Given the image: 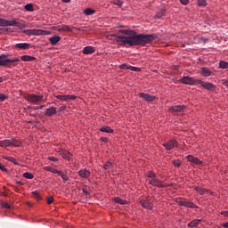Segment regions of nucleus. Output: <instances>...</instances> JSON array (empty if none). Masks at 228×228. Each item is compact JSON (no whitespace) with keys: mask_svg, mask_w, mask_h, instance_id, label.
I'll use <instances>...</instances> for the list:
<instances>
[{"mask_svg":"<svg viewBox=\"0 0 228 228\" xmlns=\"http://www.w3.org/2000/svg\"><path fill=\"white\" fill-rule=\"evenodd\" d=\"M56 99H59L61 102H66L67 101H75L77 97L76 95H57Z\"/></svg>","mask_w":228,"mask_h":228,"instance_id":"11","label":"nucleus"},{"mask_svg":"<svg viewBox=\"0 0 228 228\" xmlns=\"http://www.w3.org/2000/svg\"><path fill=\"white\" fill-rule=\"evenodd\" d=\"M220 69H228V62H225V61H221L219 62Z\"/></svg>","mask_w":228,"mask_h":228,"instance_id":"33","label":"nucleus"},{"mask_svg":"<svg viewBox=\"0 0 228 228\" xmlns=\"http://www.w3.org/2000/svg\"><path fill=\"white\" fill-rule=\"evenodd\" d=\"M199 6H207L208 3H206V0H198Z\"/></svg>","mask_w":228,"mask_h":228,"instance_id":"42","label":"nucleus"},{"mask_svg":"<svg viewBox=\"0 0 228 228\" xmlns=\"http://www.w3.org/2000/svg\"><path fill=\"white\" fill-rule=\"evenodd\" d=\"M61 155L62 156V158L64 159H67L68 161L70 159V152L67 151H63Z\"/></svg>","mask_w":228,"mask_h":228,"instance_id":"25","label":"nucleus"},{"mask_svg":"<svg viewBox=\"0 0 228 228\" xmlns=\"http://www.w3.org/2000/svg\"><path fill=\"white\" fill-rule=\"evenodd\" d=\"M45 106L44 105H41L39 107H37L36 110H42V108H44Z\"/></svg>","mask_w":228,"mask_h":228,"instance_id":"63","label":"nucleus"},{"mask_svg":"<svg viewBox=\"0 0 228 228\" xmlns=\"http://www.w3.org/2000/svg\"><path fill=\"white\" fill-rule=\"evenodd\" d=\"M44 170H45L46 172H52L53 167H45Z\"/></svg>","mask_w":228,"mask_h":228,"instance_id":"53","label":"nucleus"},{"mask_svg":"<svg viewBox=\"0 0 228 228\" xmlns=\"http://www.w3.org/2000/svg\"><path fill=\"white\" fill-rule=\"evenodd\" d=\"M62 31H69V33H72L73 29L67 25H62Z\"/></svg>","mask_w":228,"mask_h":228,"instance_id":"38","label":"nucleus"},{"mask_svg":"<svg viewBox=\"0 0 228 228\" xmlns=\"http://www.w3.org/2000/svg\"><path fill=\"white\" fill-rule=\"evenodd\" d=\"M101 141L104 143H108V137H101Z\"/></svg>","mask_w":228,"mask_h":228,"instance_id":"55","label":"nucleus"},{"mask_svg":"<svg viewBox=\"0 0 228 228\" xmlns=\"http://www.w3.org/2000/svg\"><path fill=\"white\" fill-rule=\"evenodd\" d=\"M100 131H102V133H109V134L113 133V129H111V127L110 126H102L100 128Z\"/></svg>","mask_w":228,"mask_h":228,"instance_id":"24","label":"nucleus"},{"mask_svg":"<svg viewBox=\"0 0 228 228\" xmlns=\"http://www.w3.org/2000/svg\"><path fill=\"white\" fill-rule=\"evenodd\" d=\"M78 175L82 177V179H88V177H90V171L87 169H81L78 171Z\"/></svg>","mask_w":228,"mask_h":228,"instance_id":"17","label":"nucleus"},{"mask_svg":"<svg viewBox=\"0 0 228 228\" xmlns=\"http://www.w3.org/2000/svg\"><path fill=\"white\" fill-rule=\"evenodd\" d=\"M194 190H196V191L198 193H200V195H204L207 193L208 190L207 189H202L201 187H194Z\"/></svg>","mask_w":228,"mask_h":228,"instance_id":"26","label":"nucleus"},{"mask_svg":"<svg viewBox=\"0 0 228 228\" xmlns=\"http://www.w3.org/2000/svg\"><path fill=\"white\" fill-rule=\"evenodd\" d=\"M16 184H20V186H22L24 183L20 181H18V182H16Z\"/></svg>","mask_w":228,"mask_h":228,"instance_id":"62","label":"nucleus"},{"mask_svg":"<svg viewBox=\"0 0 228 228\" xmlns=\"http://www.w3.org/2000/svg\"><path fill=\"white\" fill-rule=\"evenodd\" d=\"M4 159L11 161V163H13V165H19V162L17 159H13V157H4Z\"/></svg>","mask_w":228,"mask_h":228,"instance_id":"31","label":"nucleus"},{"mask_svg":"<svg viewBox=\"0 0 228 228\" xmlns=\"http://www.w3.org/2000/svg\"><path fill=\"white\" fill-rule=\"evenodd\" d=\"M190 0H180V3H182V4H188Z\"/></svg>","mask_w":228,"mask_h":228,"instance_id":"56","label":"nucleus"},{"mask_svg":"<svg viewBox=\"0 0 228 228\" xmlns=\"http://www.w3.org/2000/svg\"><path fill=\"white\" fill-rule=\"evenodd\" d=\"M58 175H60V177H61V179H63V181H69V175H67V174L59 171Z\"/></svg>","mask_w":228,"mask_h":228,"instance_id":"30","label":"nucleus"},{"mask_svg":"<svg viewBox=\"0 0 228 228\" xmlns=\"http://www.w3.org/2000/svg\"><path fill=\"white\" fill-rule=\"evenodd\" d=\"M187 161L192 163V165H202L203 161L198 158L193 157L192 155L187 156Z\"/></svg>","mask_w":228,"mask_h":228,"instance_id":"14","label":"nucleus"},{"mask_svg":"<svg viewBox=\"0 0 228 228\" xmlns=\"http://www.w3.org/2000/svg\"><path fill=\"white\" fill-rule=\"evenodd\" d=\"M25 99L26 101H28V102H31L32 104H40V102L44 101V95L32 94H28Z\"/></svg>","mask_w":228,"mask_h":228,"instance_id":"4","label":"nucleus"},{"mask_svg":"<svg viewBox=\"0 0 228 228\" xmlns=\"http://www.w3.org/2000/svg\"><path fill=\"white\" fill-rule=\"evenodd\" d=\"M130 70H133L134 72H139L140 68L130 66Z\"/></svg>","mask_w":228,"mask_h":228,"instance_id":"49","label":"nucleus"},{"mask_svg":"<svg viewBox=\"0 0 228 228\" xmlns=\"http://www.w3.org/2000/svg\"><path fill=\"white\" fill-rule=\"evenodd\" d=\"M223 227H224V228H228V222H226V223L223 224Z\"/></svg>","mask_w":228,"mask_h":228,"instance_id":"61","label":"nucleus"},{"mask_svg":"<svg viewBox=\"0 0 228 228\" xmlns=\"http://www.w3.org/2000/svg\"><path fill=\"white\" fill-rule=\"evenodd\" d=\"M180 206H183V207L186 208V201H181L180 202Z\"/></svg>","mask_w":228,"mask_h":228,"instance_id":"59","label":"nucleus"},{"mask_svg":"<svg viewBox=\"0 0 228 228\" xmlns=\"http://www.w3.org/2000/svg\"><path fill=\"white\" fill-rule=\"evenodd\" d=\"M185 208H191V209H193L195 208V204L191 201H186Z\"/></svg>","mask_w":228,"mask_h":228,"instance_id":"37","label":"nucleus"},{"mask_svg":"<svg viewBox=\"0 0 228 228\" xmlns=\"http://www.w3.org/2000/svg\"><path fill=\"white\" fill-rule=\"evenodd\" d=\"M94 53H95L94 46H86L83 49V54H94Z\"/></svg>","mask_w":228,"mask_h":228,"instance_id":"20","label":"nucleus"},{"mask_svg":"<svg viewBox=\"0 0 228 228\" xmlns=\"http://www.w3.org/2000/svg\"><path fill=\"white\" fill-rule=\"evenodd\" d=\"M221 215H224V216L228 218V211L221 212Z\"/></svg>","mask_w":228,"mask_h":228,"instance_id":"58","label":"nucleus"},{"mask_svg":"<svg viewBox=\"0 0 228 228\" xmlns=\"http://www.w3.org/2000/svg\"><path fill=\"white\" fill-rule=\"evenodd\" d=\"M20 60L19 58L8 59L7 54L0 55V67H9L10 63H19Z\"/></svg>","mask_w":228,"mask_h":228,"instance_id":"3","label":"nucleus"},{"mask_svg":"<svg viewBox=\"0 0 228 228\" xmlns=\"http://www.w3.org/2000/svg\"><path fill=\"white\" fill-rule=\"evenodd\" d=\"M15 47L17 49H22L23 51H26V49H29V47H31V45L28 43H18L15 45Z\"/></svg>","mask_w":228,"mask_h":228,"instance_id":"19","label":"nucleus"},{"mask_svg":"<svg viewBox=\"0 0 228 228\" xmlns=\"http://www.w3.org/2000/svg\"><path fill=\"white\" fill-rule=\"evenodd\" d=\"M54 202V198L53 196H50L47 198V204H53Z\"/></svg>","mask_w":228,"mask_h":228,"instance_id":"48","label":"nucleus"},{"mask_svg":"<svg viewBox=\"0 0 228 228\" xmlns=\"http://www.w3.org/2000/svg\"><path fill=\"white\" fill-rule=\"evenodd\" d=\"M61 40V37L53 36L49 38V42L52 45H58V43Z\"/></svg>","mask_w":228,"mask_h":228,"instance_id":"18","label":"nucleus"},{"mask_svg":"<svg viewBox=\"0 0 228 228\" xmlns=\"http://www.w3.org/2000/svg\"><path fill=\"white\" fill-rule=\"evenodd\" d=\"M10 145H12V147H20V142L16 139L0 141V147H10Z\"/></svg>","mask_w":228,"mask_h":228,"instance_id":"5","label":"nucleus"},{"mask_svg":"<svg viewBox=\"0 0 228 228\" xmlns=\"http://www.w3.org/2000/svg\"><path fill=\"white\" fill-rule=\"evenodd\" d=\"M222 83L224 86H226V88H228V80L224 79L222 80Z\"/></svg>","mask_w":228,"mask_h":228,"instance_id":"52","label":"nucleus"},{"mask_svg":"<svg viewBox=\"0 0 228 228\" xmlns=\"http://www.w3.org/2000/svg\"><path fill=\"white\" fill-rule=\"evenodd\" d=\"M126 36H118L117 37V42L119 45H130L131 47L134 45H147L151 42H154L158 36L155 34H136L134 30H121Z\"/></svg>","mask_w":228,"mask_h":228,"instance_id":"1","label":"nucleus"},{"mask_svg":"<svg viewBox=\"0 0 228 228\" xmlns=\"http://www.w3.org/2000/svg\"><path fill=\"white\" fill-rule=\"evenodd\" d=\"M32 193H33L35 199H37V200H42V197L39 196L37 191H33Z\"/></svg>","mask_w":228,"mask_h":228,"instance_id":"45","label":"nucleus"},{"mask_svg":"<svg viewBox=\"0 0 228 228\" xmlns=\"http://www.w3.org/2000/svg\"><path fill=\"white\" fill-rule=\"evenodd\" d=\"M85 15H94V13H95V10L92 9V8H86L84 11Z\"/></svg>","mask_w":228,"mask_h":228,"instance_id":"29","label":"nucleus"},{"mask_svg":"<svg viewBox=\"0 0 228 228\" xmlns=\"http://www.w3.org/2000/svg\"><path fill=\"white\" fill-rule=\"evenodd\" d=\"M0 170H2V172H8V169L4 167V166H3V164L0 163Z\"/></svg>","mask_w":228,"mask_h":228,"instance_id":"50","label":"nucleus"},{"mask_svg":"<svg viewBox=\"0 0 228 228\" xmlns=\"http://www.w3.org/2000/svg\"><path fill=\"white\" fill-rule=\"evenodd\" d=\"M17 20H7V26H15Z\"/></svg>","mask_w":228,"mask_h":228,"instance_id":"44","label":"nucleus"},{"mask_svg":"<svg viewBox=\"0 0 228 228\" xmlns=\"http://www.w3.org/2000/svg\"><path fill=\"white\" fill-rule=\"evenodd\" d=\"M148 177H150V179H156V174H154L152 172H149Z\"/></svg>","mask_w":228,"mask_h":228,"instance_id":"46","label":"nucleus"},{"mask_svg":"<svg viewBox=\"0 0 228 228\" xmlns=\"http://www.w3.org/2000/svg\"><path fill=\"white\" fill-rule=\"evenodd\" d=\"M15 26L16 28H18V29H24V28H26V23L24 22V20H16Z\"/></svg>","mask_w":228,"mask_h":228,"instance_id":"23","label":"nucleus"},{"mask_svg":"<svg viewBox=\"0 0 228 228\" xmlns=\"http://www.w3.org/2000/svg\"><path fill=\"white\" fill-rule=\"evenodd\" d=\"M165 149H167V151H172V149H175V147H177V145H179V143L177 142L176 140H170L167 142H165L164 144Z\"/></svg>","mask_w":228,"mask_h":228,"instance_id":"9","label":"nucleus"},{"mask_svg":"<svg viewBox=\"0 0 228 228\" xmlns=\"http://www.w3.org/2000/svg\"><path fill=\"white\" fill-rule=\"evenodd\" d=\"M149 183L152 186H157L158 188H165V184L158 178H153L149 181Z\"/></svg>","mask_w":228,"mask_h":228,"instance_id":"13","label":"nucleus"},{"mask_svg":"<svg viewBox=\"0 0 228 228\" xmlns=\"http://www.w3.org/2000/svg\"><path fill=\"white\" fill-rule=\"evenodd\" d=\"M139 97L144 99V101H147L148 102H153V101H156V96H152L149 94L140 93Z\"/></svg>","mask_w":228,"mask_h":228,"instance_id":"12","label":"nucleus"},{"mask_svg":"<svg viewBox=\"0 0 228 228\" xmlns=\"http://www.w3.org/2000/svg\"><path fill=\"white\" fill-rule=\"evenodd\" d=\"M140 204L142 205L144 209H150V211H152L154 205L152 204V200H142L140 201Z\"/></svg>","mask_w":228,"mask_h":228,"instance_id":"8","label":"nucleus"},{"mask_svg":"<svg viewBox=\"0 0 228 228\" xmlns=\"http://www.w3.org/2000/svg\"><path fill=\"white\" fill-rule=\"evenodd\" d=\"M200 222H202V219H194L188 224V227H191V228L199 227V224H200Z\"/></svg>","mask_w":228,"mask_h":228,"instance_id":"21","label":"nucleus"},{"mask_svg":"<svg viewBox=\"0 0 228 228\" xmlns=\"http://www.w3.org/2000/svg\"><path fill=\"white\" fill-rule=\"evenodd\" d=\"M186 110L185 105H175L169 108L171 113H184Z\"/></svg>","mask_w":228,"mask_h":228,"instance_id":"7","label":"nucleus"},{"mask_svg":"<svg viewBox=\"0 0 228 228\" xmlns=\"http://www.w3.org/2000/svg\"><path fill=\"white\" fill-rule=\"evenodd\" d=\"M60 171L58 169L52 168V174H59Z\"/></svg>","mask_w":228,"mask_h":228,"instance_id":"57","label":"nucleus"},{"mask_svg":"<svg viewBox=\"0 0 228 228\" xmlns=\"http://www.w3.org/2000/svg\"><path fill=\"white\" fill-rule=\"evenodd\" d=\"M25 10H27V12H34V8H33V4H28L25 5Z\"/></svg>","mask_w":228,"mask_h":228,"instance_id":"34","label":"nucleus"},{"mask_svg":"<svg viewBox=\"0 0 228 228\" xmlns=\"http://www.w3.org/2000/svg\"><path fill=\"white\" fill-rule=\"evenodd\" d=\"M24 35H26L27 37H40V36H47V35H51V32L47 31V30H44V29H38V28H33V29H27V30H23Z\"/></svg>","mask_w":228,"mask_h":228,"instance_id":"2","label":"nucleus"},{"mask_svg":"<svg viewBox=\"0 0 228 228\" xmlns=\"http://www.w3.org/2000/svg\"><path fill=\"white\" fill-rule=\"evenodd\" d=\"M114 201L117 202V204H121V206H124V205L127 204V200H122L118 197L115 198Z\"/></svg>","mask_w":228,"mask_h":228,"instance_id":"27","label":"nucleus"},{"mask_svg":"<svg viewBox=\"0 0 228 228\" xmlns=\"http://www.w3.org/2000/svg\"><path fill=\"white\" fill-rule=\"evenodd\" d=\"M57 31H63V25H59L56 27Z\"/></svg>","mask_w":228,"mask_h":228,"instance_id":"51","label":"nucleus"},{"mask_svg":"<svg viewBox=\"0 0 228 228\" xmlns=\"http://www.w3.org/2000/svg\"><path fill=\"white\" fill-rule=\"evenodd\" d=\"M113 4H116V6H122V4H124V2L121 0H114Z\"/></svg>","mask_w":228,"mask_h":228,"instance_id":"41","label":"nucleus"},{"mask_svg":"<svg viewBox=\"0 0 228 228\" xmlns=\"http://www.w3.org/2000/svg\"><path fill=\"white\" fill-rule=\"evenodd\" d=\"M119 69H123V70H130L131 69V66L126 64V63H123L119 66Z\"/></svg>","mask_w":228,"mask_h":228,"instance_id":"35","label":"nucleus"},{"mask_svg":"<svg viewBox=\"0 0 228 228\" xmlns=\"http://www.w3.org/2000/svg\"><path fill=\"white\" fill-rule=\"evenodd\" d=\"M82 191H83V193H86V195H88V191H86V189H82Z\"/></svg>","mask_w":228,"mask_h":228,"instance_id":"60","label":"nucleus"},{"mask_svg":"<svg viewBox=\"0 0 228 228\" xmlns=\"http://www.w3.org/2000/svg\"><path fill=\"white\" fill-rule=\"evenodd\" d=\"M2 208H5V209H12V206L6 202L2 203Z\"/></svg>","mask_w":228,"mask_h":228,"instance_id":"43","label":"nucleus"},{"mask_svg":"<svg viewBox=\"0 0 228 228\" xmlns=\"http://www.w3.org/2000/svg\"><path fill=\"white\" fill-rule=\"evenodd\" d=\"M56 113H58V111L56 110V108L51 107L46 109L45 115V117H53V115H56Z\"/></svg>","mask_w":228,"mask_h":228,"instance_id":"16","label":"nucleus"},{"mask_svg":"<svg viewBox=\"0 0 228 228\" xmlns=\"http://www.w3.org/2000/svg\"><path fill=\"white\" fill-rule=\"evenodd\" d=\"M8 99V95L0 94V101H6Z\"/></svg>","mask_w":228,"mask_h":228,"instance_id":"47","label":"nucleus"},{"mask_svg":"<svg viewBox=\"0 0 228 228\" xmlns=\"http://www.w3.org/2000/svg\"><path fill=\"white\" fill-rule=\"evenodd\" d=\"M62 3H70V0H62Z\"/></svg>","mask_w":228,"mask_h":228,"instance_id":"64","label":"nucleus"},{"mask_svg":"<svg viewBox=\"0 0 228 228\" xmlns=\"http://www.w3.org/2000/svg\"><path fill=\"white\" fill-rule=\"evenodd\" d=\"M23 177H25V179H33L34 175L29 172H26L23 174Z\"/></svg>","mask_w":228,"mask_h":228,"instance_id":"36","label":"nucleus"},{"mask_svg":"<svg viewBox=\"0 0 228 228\" xmlns=\"http://www.w3.org/2000/svg\"><path fill=\"white\" fill-rule=\"evenodd\" d=\"M103 168L104 170H111V168H113V163H111L110 161L106 162L103 165Z\"/></svg>","mask_w":228,"mask_h":228,"instance_id":"28","label":"nucleus"},{"mask_svg":"<svg viewBox=\"0 0 228 228\" xmlns=\"http://www.w3.org/2000/svg\"><path fill=\"white\" fill-rule=\"evenodd\" d=\"M0 26H1L2 28H6V27H8V20L0 18Z\"/></svg>","mask_w":228,"mask_h":228,"instance_id":"32","label":"nucleus"},{"mask_svg":"<svg viewBox=\"0 0 228 228\" xmlns=\"http://www.w3.org/2000/svg\"><path fill=\"white\" fill-rule=\"evenodd\" d=\"M166 11L165 10H161L157 15L156 18L157 19H161V17H163V15H165Z\"/></svg>","mask_w":228,"mask_h":228,"instance_id":"40","label":"nucleus"},{"mask_svg":"<svg viewBox=\"0 0 228 228\" xmlns=\"http://www.w3.org/2000/svg\"><path fill=\"white\" fill-rule=\"evenodd\" d=\"M173 165H174V167H176L177 168H179V167H181V165H182L181 160H179V159L174 160Z\"/></svg>","mask_w":228,"mask_h":228,"instance_id":"39","label":"nucleus"},{"mask_svg":"<svg viewBox=\"0 0 228 228\" xmlns=\"http://www.w3.org/2000/svg\"><path fill=\"white\" fill-rule=\"evenodd\" d=\"M200 74L203 76V77H209L210 76H213V71L209 69V68H201Z\"/></svg>","mask_w":228,"mask_h":228,"instance_id":"15","label":"nucleus"},{"mask_svg":"<svg viewBox=\"0 0 228 228\" xmlns=\"http://www.w3.org/2000/svg\"><path fill=\"white\" fill-rule=\"evenodd\" d=\"M20 59L22 61H35V60H37L36 57H33L31 55H22Z\"/></svg>","mask_w":228,"mask_h":228,"instance_id":"22","label":"nucleus"},{"mask_svg":"<svg viewBox=\"0 0 228 228\" xmlns=\"http://www.w3.org/2000/svg\"><path fill=\"white\" fill-rule=\"evenodd\" d=\"M181 82L183 83V85H195L196 83H199V80L195 79L194 77H183L181 79Z\"/></svg>","mask_w":228,"mask_h":228,"instance_id":"10","label":"nucleus"},{"mask_svg":"<svg viewBox=\"0 0 228 228\" xmlns=\"http://www.w3.org/2000/svg\"><path fill=\"white\" fill-rule=\"evenodd\" d=\"M48 159H49L50 161H53V162L58 161V159H56V158H54V157H49Z\"/></svg>","mask_w":228,"mask_h":228,"instance_id":"54","label":"nucleus"},{"mask_svg":"<svg viewBox=\"0 0 228 228\" xmlns=\"http://www.w3.org/2000/svg\"><path fill=\"white\" fill-rule=\"evenodd\" d=\"M198 85H200L205 90H208V92H215L216 90V86L210 82H204L202 80H198Z\"/></svg>","mask_w":228,"mask_h":228,"instance_id":"6","label":"nucleus"}]
</instances>
